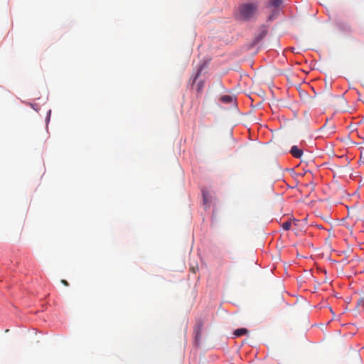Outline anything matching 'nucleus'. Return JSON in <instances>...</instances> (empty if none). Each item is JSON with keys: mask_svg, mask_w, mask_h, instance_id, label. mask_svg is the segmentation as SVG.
Returning <instances> with one entry per match:
<instances>
[{"mask_svg": "<svg viewBox=\"0 0 364 364\" xmlns=\"http://www.w3.org/2000/svg\"><path fill=\"white\" fill-rule=\"evenodd\" d=\"M203 324H204V322L202 319H198L197 321V323L194 327V331L196 332V339H198L200 336V333H201V331H202V328H203Z\"/></svg>", "mask_w": 364, "mask_h": 364, "instance_id": "f03ea898", "label": "nucleus"}, {"mask_svg": "<svg viewBox=\"0 0 364 364\" xmlns=\"http://www.w3.org/2000/svg\"><path fill=\"white\" fill-rule=\"evenodd\" d=\"M357 304L358 306H360L364 309V296L362 299H359Z\"/></svg>", "mask_w": 364, "mask_h": 364, "instance_id": "1a4fd4ad", "label": "nucleus"}, {"mask_svg": "<svg viewBox=\"0 0 364 364\" xmlns=\"http://www.w3.org/2000/svg\"><path fill=\"white\" fill-rule=\"evenodd\" d=\"M203 201H204V203H205V204H207V203L209 202V200H208V197H207L206 193H205L204 191H203Z\"/></svg>", "mask_w": 364, "mask_h": 364, "instance_id": "9d476101", "label": "nucleus"}, {"mask_svg": "<svg viewBox=\"0 0 364 364\" xmlns=\"http://www.w3.org/2000/svg\"><path fill=\"white\" fill-rule=\"evenodd\" d=\"M284 230H289L291 226V221H286L282 225Z\"/></svg>", "mask_w": 364, "mask_h": 364, "instance_id": "6e6552de", "label": "nucleus"}, {"mask_svg": "<svg viewBox=\"0 0 364 364\" xmlns=\"http://www.w3.org/2000/svg\"><path fill=\"white\" fill-rule=\"evenodd\" d=\"M282 4V0H268L269 8H277Z\"/></svg>", "mask_w": 364, "mask_h": 364, "instance_id": "20e7f679", "label": "nucleus"}, {"mask_svg": "<svg viewBox=\"0 0 364 364\" xmlns=\"http://www.w3.org/2000/svg\"><path fill=\"white\" fill-rule=\"evenodd\" d=\"M247 332H248V330L247 328H238L235 331L234 335L237 337H239V336H243L245 334H247Z\"/></svg>", "mask_w": 364, "mask_h": 364, "instance_id": "39448f33", "label": "nucleus"}, {"mask_svg": "<svg viewBox=\"0 0 364 364\" xmlns=\"http://www.w3.org/2000/svg\"><path fill=\"white\" fill-rule=\"evenodd\" d=\"M201 86H202V85H200V84L198 85V87H198V90H200V89Z\"/></svg>", "mask_w": 364, "mask_h": 364, "instance_id": "ddd939ff", "label": "nucleus"}, {"mask_svg": "<svg viewBox=\"0 0 364 364\" xmlns=\"http://www.w3.org/2000/svg\"><path fill=\"white\" fill-rule=\"evenodd\" d=\"M200 71H201V68H200V69H199V70L198 71V73H197V74H196V76L195 79H196V78L200 75Z\"/></svg>", "mask_w": 364, "mask_h": 364, "instance_id": "f8f14e48", "label": "nucleus"}, {"mask_svg": "<svg viewBox=\"0 0 364 364\" xmlns=\"http://www.w3.org/2000/svg\"><path fill=\"white\" fill-rule=\"evenodd\" d=\"M267 33V30L263 27L259 34V36L257 37L256 38V41L258 42L260 40H262Z\"/></svg>", "mask_w": 364, "mask_h": 364, "instance_id": "0eeeda50", "label": "nucleus"}, {"mask_svg": "<svg viewBox=\"0 0 364 364\" xmlns=\"http://www.w3.org/2000/svg\"><path fill=\"white\" fill-rule=\"evenodd\" d=\"M220 100L225 104L233 102V97L230 95H223L221 97Z\"/></svg>", "mask_w": 364, "mask_h": 364, "instance_id": "423d86ee", "label": "nucleus"}, {"mask_svg": "<svg viewBox=\"0 0 364 364\" xmlns=\"http://www.w3.org/2000/svg\"><path fill=\"white\" fill-rule=\"evenodd\" d=\"M61 283L63 285H65V287H68L69 286V283L65 279H62L61 280Z\"/></svg>", "mask_w": 364, "mask_h": 364, "instance_id": "9b49d317", "label": "nucleus"}, {"mask_svg": "<svg viewBox=\"0 0 364 364\" xmlns=\"http://www.w3.org/2000/svg\"><path fill=\"white\" fill-rule=\"evenodd\" d=\"M259 7V2H248L243 4L239 7L240 16L241 19L250 20L257 13Z\"/></svg>", "mask_w": 364, "mask_h": 364, "instance_id": "f257e3e1", "label": "nucleus"}, {"mask_svg": "<svg viewBox=\"0 0 364 364\" xmlns=\"http://www.w3.org/2000/svg\"><path fill=\"white\" fill-rule=\"evenodd\" d=\"M291 154L297 159H300L303 155V151L297 146H293L290 150Z\"/></svg>", "mask_w": 364, "mask_h": 364, "instance_id": "7ed1b4c3", "label": "nucleus"}]
</instances>
